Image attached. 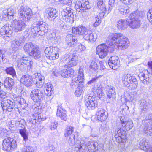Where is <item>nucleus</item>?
<instances>
[{
	"label": "nucleus",
	"mask_w": 152,
	"mask_h": 152,
	"mask_svg": "<svg viewBox=\"0 0 152 152\" xmlns=\"http://www.w3.org/2000/svg\"><path fill=\"white\" fill-rule=\"evenodd\" d=\"M18 14L20 20L15 19L12 22L13 30L16 32H20L23 30L26 26L24 21L28 20L33 15L31 9L23 6L18 8Z\"/></svg>",
	"instance_id": "1"
},
{
	"label": "nucleus",
	"mask_w": 152,
	"mask_h": 152,
	"mask_svg": "<svg viewBox=\"0 0 152 152\" xmlns=\"http://www.w3.org/2000/svg\"><path fill=\"white\" fill-rule=\"evenodd\" d=\"M97 142H88L84 140H77L75 142V149L77 152H95L98 149Z\"/></svg>",
	"instance_id": "2"
},
{
	"label": "nucleus",
	"mask_w": 152,
	"mask_h": 152,
	"mask_svg": "<svg viewBox=\"0 0 152 152\" xmlns=\"http://www.w3.org/2000/svg\"><path fill=\"white\" fill-rule=\"evenodd\" d=\"M109 40L113 41L119 49L123 50L129 45V41L127 38L121 33L111 34L109 35Z\"/></svg>",
	"instance_id": "3"
},
{
	"label": "nucleus",
	"mask_w": 152,
	"mask_h": 152,
	"mask_svg": "<svg viewBox=\"0 0 152 152\" xmlns=\"http://www.w3.org/2000/svg\"><path fill=\"white\" fill-rule=\"evenodd\" d=\"M24 51L32 56L34 59L42 61L44 58L39 48L31 42L26 43L23 47Z\"/></svg>",
	"instance_id": "4"
},
{
	"label": "nucleus",
	"mask_w": 152,
	"mask_h": 152,
	"mask_svg": "<svg viewBox=\"0 0 152 152\" xmlns=\"http://www.w3.org/2000/svg\"><path fill=\"white\" fill-rule=\"evenodd\" d=\"M45 23L42 21H37L35 22L32 26L31 31L33 34V36L38 37L39 35H42L45 34L46 31Z\"/></svg>",
	"instance_id": "5"
},
{
	"label": "nucleus",
	"mask_w": 152,
	"mask_h": 152,
	"mask_svg": "<svg viewBox=\"0 0 152 152\" xmlns=\"http://www.w3.org/2000/svg\"><path fill=\"white\" fill-rule=\"evenodd\" d=\"M16 146V141L12 138L7 137L3 140L2 148L4 151L11 152L14 150Z\"/></svg>",
	"instance_id": "6"
},
{
	"label": "nucleus",
	"mask_w": 152,
	"mask_h": 152,
	"mask_svg": "<svg viewBox=\"0 0 152 152\" xmlns=\"http://www.w3.org/2000/svg\"><path fill=\"white\" fill-rule=\"evenodd\" d=\"M144 124V131L145 133L147 135H152V113L149 114L148 118H146L142 121Z\"/></svg>",
	"instance_id": "7"
},
{
	"label": "nucleus",
	"mask_w": 152,
	"mask_h": 152,
	"mask_svg": "<svg viewBox=\"0 0 152 152\" xmlns=\"http://www.w3.org/2000/svg\"><path fill=\"white\" fill-rule=\"evenodd\" d=\"M58 48L57 47H47L45 50L46 56L50 60H54L59 58V54L57 52Z\"/></svg>",
	"instance_id": "8"
},
{
	"label": "nucleus",
	"mask_w": 152,
	"mask_h": 152,
	"mask_svg": "<svg viewBox=\"0 0 152 152\" xmlns=\"http://www.w3.org/2000/svg\"><path fill=\"white\" fill-rule=\"evenodd\" d=\"M31 99L35 102H40L43 99L44 94L43 92L38 89H35L30 93Z\"/></svg>",
	"instance_id": "9"
},
{
	"label": "nucleus",
	"mask_w": 152,
	"mask_h": 152,
	"mask_svg": "<svg viewBox=\"0 0 152 152\" xmlns=\"http://www.w3.org/2000/svg\"><path fill=\"white\" fill-rule=\"evenodd\" d=\"M74 128L73 127L70 126L67 127L65 130L64 135L66 137V139L68 140L69 142L72 144L75 143V146L76 142H75V135L74 133Z\"/></svg>",
	"instance_id": "10"
},
{
	"label": "nucleus",
	"mask_w": 152,
	"mask_h": 152,
	"mask_svg": "<svg viewBox=\"0 0 152 152\" xmlns=\"http://www.w3.org/2000/svg\"><path fill=\"white\" fill-rule=\"evenodd\" d=\"M107 49L108 47L106 44H101L96 47V53L99 55V58L102 59L107 55Z\"/></svg>",
	"instance_id": "11"
},
{
	"label": "nucleus",
	"mask_w": 152,
	"mask_h": 152,
	"mask_svg": "<svg viewBox=\"0 0 152 152\" xmlns=\"http://www.w3.org/2000/svg\"><path fill=\"white\" fill-rule=\"evenodd\" d=\"M85 105L89 110H94L97 107V103L94 98L87 95L85 97Z\"/></svg>",
	"instance_id": "12"
},
{
	"label": "nucleus",
	"mask_w": 152,
	"mask_h": 152,
	"mask_svg": "<svg viewBox=\"0 0 152 152\" xmlns=\"http://www.w3.org/2000/svg\"><path fill=\"white\" fill-rule=\"evenodd\" d=\"M84 80V78L82 77V74L81 76L75 75L72 77V82L70 84V86L72 88H74L76 87L77 86L83 85Z\"/></svg>",
	"instance_id": "13"
},
{
	"label": "nucleus",
	"mask_w": 152,
	"mask_h": 152,
	"mask_svg": "<svg viewBox=\"0 0 152 152\" xmlns=\"http://www.w3.org/2000/svg\"><path fill=\"white\" fill-rule=\"evenodd\" d=\"M15 103L10 100L5 99L1 100V105L4 110L11 112L15 106Z\"/></svg>",
	"instance_id": "14"
},
{
	"label": "nucleus",
	"mask_w": 152,
	"mask_h": 152,
	"mask_svg": "<svg viewBox=\"0 0 152 152\" xmlns=\"http://www.w3.org/2000/svg\"><path fill=\"white\" fill-rule=\"evenodd\" d=\"M34 78L28 75H23L20 79V82L27 87H31L34 83Z\"/></svg>",
	"instance_id": "15"
},
{
	"label": "nucleus",
	"mask_w": 152,
	"mask_h": 152,
	"mask_svg": "<svg viewBox=\"0 0 152 152\" xmlns=\"http://www.w3.org/2000/svg\"><path fill=\"white\" fill-rule=\"evenodd\" d=\"M89 3V2L86 0H79L76 2L75 7L80 11H85L86 10L90 8Z\"/></svg>",
	"instance_id": "16"
},
{
	"label": "nucleus",
	"mask_w": 152,
	"mask_h": 152,
	"mask_svg": "<svg viewBox=\"0 0 152 152\" xmlns=\"http://www.w3.org/2000/svg\"><path fill=\"white\" fill-rule=\"evenodd\" d=\"M117 133L114 136L116 142L119 143L125 142L126 138V132L120 128L117 131Z\"/></svg>",
	"instance_id": "17"
},
{
	"label": "nucleus",
	"mask_w": 152,
	"mask_h": 152,
	"mask_svg": "<svg viewBox=\"0 0 152 152\" xmlns=\"http://www.w3.org/2000/svg\"><path fill=\"white\" fill-rule=\"evenodd\" d=\"M12 31L9 27L6 25L3 26L0 30V36L5 39L11 36Z\"/></svg>",
	"instance_id": "18"
},
{
	"label": "nucleus",
	"mask_w": 152,
	"mask_h": 152,
	"mask_svg": "<svg viewBox=\"0 0 152 152\" xmlns=\"http://www.w3.org/2000/svg\"><path fill=\"white\" fill-rule=\"evenodd\" d=\"M108 64L110 68L114 70L116 69L120 65L118 57L115 56L111 57L110 58Z\"/></svg>",
	"instance_id": "19"
},
{
	"label": "nucleus",
	"mask_w": 152,
	"mask_h": 152,
	"mask_svg": "<svg viewBox=\"0 0 152 152\" xmlns=\"http://www.w3.org/2000/svg\"><path fill=\"white\" fill-rule=\"evenodd\" d=\"M24 37L23 36H20L18 37L17 38L13 41L11 42V47L15 50H17L19 46L21 45L24 42Z\"/></svg>",
	"instance_id": "20"
},
{
	"label": "nucleus",
	"mask_w": 152,
	"mask_h": 152,
	"mask_svg": "<svg viewBox=\"0 0 152 152\" xmlns=\"http://www.w3.org/2000/svg\"><path fill=\"white\" fill-rule=\"evenodd\" d=\"M98 120L102 122L105 121L107 118V114L105 110L102 109H98L96 113Z\"/></svg>",
	"instance_id": "21"
},
{
	"label": "nucleus",
	"mask_w": 152,
	"mask_h": 152,
	"mask_svg": "<svg viewBox=\"0 0 152 152\" xmlns=\"http://www.w3.org/2000/svg\"><path fill=\"white\" fill-rule=\"evenodd\" d=\"M65 40L66 43L70 47H72L78 41L77 37L71 34L67 35Z\"/></svg>",
	"instance_id": "22"
},
{
	"label": "nucleus",
	"mask_w": 152,
	"mask_h": 152,
	"mask_svg": "<svg viewBox=\"0 0 152 152\" xmlns=\"http://www.w3.org/2000/svg\"><path fill=\"white\" fill-rule=\"evenodd\" d=\"M88 30L85 27L80 26L72 28V32L73 34L82 35H84Z\"/></svg>",
	"instance_id": "23"
},
{
	"label": "nucleus",
	"mask_w": 152,
	"mask_h": 152,
	"mask_svg": "<svg viewBox=\"0 0 152 152\" xmlns=\"http://www.w3.org/2000/svg\"><path fill=\"white\" fill-rule=\"evenodd\" d=\"M116 94L115 88L113 87H110L107 93V99L109 102L112 103L115 101Z\"/></svg>",
	"instance_id": "24"
},
{
	"label": "nucleus",
	"mask_w": 152,
	"mask_h": 152,
	"mask_svg": "<svg viewBox=\"0 0 152 152\" xmlns=\"http://www.w3.org/2000/svg\"><path fill=\"white\" fill-rule=\"evenodd\" d=\"M48 15L47 16L50 20H52L55 19L58 16L56 10L53 8H49L46 11Z\"/></svg>",
	"instance_id": "25"
},
{
	"label": "nucleus",
	"mask_w": 152,
	"mask_h": 152,
	"mask_svg": "<svg viewBox=\"0 0 152 152\" xmlns=\"http://www.w3.org/2000/svg\"><path fill=\"white\" fill-rule=\"evenodd\" d=\"M66 111L64 110L61 106H58L56 113V115L64 121H66L67 120V115L66 114Z\"/></svg>",
	"instance_id": "26"
},
{
	"label": "nucleus",
	"mask_w": 152,
	"mask_h": 152,
	"mask_svg": "<svg viewBox=\"0 0 152 152\" xmlns=\"http://www.w3.org/2000/svg\"><path fill=\"white\" fill-rule=\"evenodd\" d=\"M128 20L125 19H120L117 21V27L121 30L126 28L129 25Z\"/></svg>",
	"instance_id": "27"
},
{
	"label": "nucleus",
	"mask_w": 152,
	"mask_h": 152,
	"mask_svg": "<svg viewBox=\"0 0 152 152\" xmlns=\"http://www.w3.org/2000/svg\"><path fill=\"white\" fill-rule=\"evenodd\" d=\"M84 38L85 39L90 41H95L97 38L96 35L94 34H93L91 31L88 30H87L84 35Z\"/></svg>",
	"instance_id": "28"
},
{
	"label": "nucleus",
	"mask_w": 152,
	"mask_h": 152,
	"mask_svg": "<svg viewBox=\"0 0 152 152\" xmlns=\"http://www.w3.org/2000/svg\"><path fill=\"white\" fill-rule=\"evenodd\" d=\"M121 126H122V129L123 130L128 131L129 130L133 127V122L132 121H125L121 120Z\"/></svg>",
	"instance_id": "29"
},
{
	"label": "nucleus",
	"mask_w": 152,
	"mask_h": 152,
	"mask_svg": "<svg viewBox=\"0 0 152 152\" xmlns=\"http://www.w3.org/2000/svg\"><path fill=\"white\" fill-rule=\"evenodd\" d=\"M147 142L145 139H143L140 142V148L143 150H146V152H152V147L148 146Z\"/></svg>",
	"instance_id": "30"
},
{
	"label": "nucleus",
	"mask_w": 152,
	"mask_h": 152,
	"mask_svg": "<svg viewBox=\"0 0 152 152\" xmlns=\"http://www.w3.org/2000/svg\"><path fill=\"white\" fill-rule=\"evenodd\" d=\"M128 21L129 26L133 29L138 28L140 25V20L139 19H130L128 20Z\"/></svg>",
	"instance_id": "31"
},
{
	"label": "nucleus",
	"mask_w": 152,
	"mask_h": 152,
	"mask_svg": "<svg viewBox=\"0 0 152 152\" xmlns=\"http://www.w3.org/2000/svg\"><path fill=\"white\" fill-rule=\"evenodd\" d=\"M16 57L21 59L20 61H22V62L26 64L30 68H31V65L33 63V62L31 60L29 57L21 56L19 55L17 56Z\"/></svg>",
	"instance_id": "32"
},
{
	"label": "nucleus",
	"mask_w": 152,
	"mask_h": 152,
	"mask_svg": "<svg viewBox=\"0 0 152 152\" xmlns=\"http://www.w3.org/2000/svg\"><path fill=\"white\" fill-rule=\"evenodd\" d=\"M53 85L50 83H47L44 85V90L46 95L48 96H50L53 93Z\"/></svg>",
	"instance_id": "33"
},
{
	"label": "nucleus",
	"mask_w": 152,
	"mask_h": 152,
	"mask_svg": "<svg viewBox=\"0 0 152 152\" xmlns=\"http://www.w3.org/2000/svg\"><path fill=\"white\" fill-rule=\"evenodd\" d=\"M93 91L95 94L97 95V96L99 98H101L102 97L103 94L100 85H99L95 84L94 85Z\"/></svg>",
	"instance_id": "34"
},
{
	"label": "nucleus",
	"mask_w": 152,
	"mask_h": 152,
	"mask_svg": "<svg viewBox=\"0 0 152 152\" xmlns=\"http://www.w3.org/2000/svg\"><path fill=\"white\" fill-rule=\"evenodd\" d=\"M140 105L143 112L148 111L150 108V104L144 99H142L141 100Z\"/></svg>",
	"instance_id": "35"
},
{
	"label": "nucleus",
	"mask_w": 152,
	"mask_h": 152,
	"mask_svg": "<svg viewBox=\"0 0 152 152\" xmlns=\"http://www.w3.org/2000/svg\"><path fill=\"white\" fill-rule=\"evenodd\" d=\"M74 71L71 69H64L61 70V76L64 77H70L74 74Z\"/></svg>",
	"instance_id": "36"
},
{
	"label": "nucleus",
	"mask_w": 152,
	"mask_h": 152,
	"mask_svg": "<svg viewBox=\"0 0 152 152\" xmlns=\"http://www.w3.org/2000/svg\"><path fill=\"white\" fill-rule=\"evenodd\" d=\"M77 56L76 55H73L71 60L68 62L67 65H65L64 67L65 68L67 67H70L76 65L77 62Z\"/></svg>",
	"instance_id": "37"
},
{
	"label": "nucleus",
	"mask_w": 152,
	"mask_h": 152,
	"mask_svg": "<svg viewBox=\"0 0 152 152\" xmlns=\"http://www.w3.org/2000/svg\"><path fill=\"white\" fill-rule=\"evenodd\" d=\"M20 58H19L17 57L16 58V60L17 62V66L18 69L22 71H24L27 68L28 69H29L28 66L23 63L22 61H20Z\"/></svg>",
	"instance_id": "38"
},
{
	"label": "nucleus",
	"mask_w": 152,
	"mask_h": 152,
	"mask_svg": "<svg viewBox=\"0 0 152 152\" xmlns=\"http://www.w3.org/2000/svg\"><path fill=\"white\" fill-rule=\"evenodd\" d=\"M109 35L108 36V38L106 41V45H107L108 47V53H112L114 50L113 48L114 45H115L113 41L109 40Z\"/></svg>",
	"instance_id": "39"
},
{
	"label": "nucleus",
	"mask_w": 152,
	"mask_h": 152,
	"mask_svg": "<svg viewBox=\"0 0 152 152\" xmlns=\"http://www.w3.org/2000/svg\"><path fill=\"white\" fill-rule=\"evenodd\" d=\"M14 80L9 77H7L4 81V86L6 88L10 89L14 85Z\"/></svg>",
	"instance_id": "40"
},
{
	"label": "nucleus",
	"mask_w": 152,
	"mask_h": 152,
	"mask_svg": "<svg viewBox=\"0 0 152 152\" xmlns=\"http://www.w3.org/2000/svg\"><path fill=\"white\" fill-rule=\"evenodd\" d=\"M62 16L63 20H64L65 22L72 23L73 21V18L74 15L73 14H69L68 15Z\"/></svg>",
	"instance_id": "41"
},
{
	"label": "nucleus",
	"mask_w": 152,
	"mask_h": 152,
	"mask_svg": "<svg viewBox=\"0 0 152 152\" xmlns=\"http://www.w3.org/2000/svg\"><path fill=\"white\" fill-rule=\"evenodd\" d=\"M73 46H74L75 47L76 50L78 52H80L81 51L84 50L85 49V46L79 43L78 41V42H77Z\"/></svg>",
	"instance_id": "42"
},
{
	"label": "nucleus",
	"mask_w": 152,
	"mask_h": 152,
	"mask_svg": "<svg viewBox=\"0 0 152 152\" xmlns=\"http://www.w3.org/2000/svg\"><path fill=\"white\" fill-rule=\"evenodd\" d=\"M141 17L140 12L138 10L131 13L129 16L130 19H133V18L134 19H140Z\"/></svg>",
	"instance_id": "43"
},
{
	"label": "nucleus",
	"mask_w": 152,
	"mask_h": 152,
	"mask_svg": "<svg viewBox=\"0 0 152 152\" xmlns=\"http://www.w3.org/2000/svg\"><path fill=\"white\" fill-rule=\"evenodd\" d=\"M141 74L145 78V80H146V81L145 83H148L149 80L150 75H152L151 74V73L149 72L148 70L145 69L142 72Z\"/></svg>",
	"instance_id": "44"
},
{
	"label": "nucleus",
	"mask_w": 152,
	"mask_h": 152,
	"mask_svg": "<svg viewBox=\"0 0 152 152\" xmlns=\"http://www.w3.org/2000/svg\"><path fill=\"white\" fill-rule=\"evenodd\" d=\"M19 133L22 137H23V140L26 141L28 140V133L26 132V129H22L19 130Z\"/></svg>",
	"instance_id": "45"
},
{
	"label": "nucleus",
	"mask_w": 152,
	"mask_h": 152,
	"mask_svg": "<svg viewBox=\"0 0 152 152\" xmlns=\"http://www.w3.org/2000/svg\"><path fill=\"white\" fill-rule=\"evenodd\" d=\"M6 73L8 74H10L13 77L16 75V72L15 69L12 67L7 68L5 69Z\"/></svg>",
	"instance_id": "46"
},
{
	"label": "nucleus",
	"mask_w": 152,
	"mask_h": 152,
	"mask_svg": "<svg viewBox=\"0 0 152 152\" xmlns=\"http://www.w3.org/2000/svg\"><path fill=\"white\" fill-rule=\"evenodd\" d=\"M107 12V8L99 9V10L98 11V14L96 15V17H99L100 19H102Z\"/></svg>",
	"instance_id": "47"
},
{
	"label": "nucleus",
	"mask_w": 152,
	"mask_h": 152,
	"mask_svg": "<svg viewBox=\"0 0 152 152\" xmlns=\"http://www.w3.org/2000/svg\"><path fill=\"white\" fill-rule=\"evenodd\" d=\"M118 10L120 13L123 15H126L129 11V9L127 7H120Z\"/></svg>",
	"instance_id": "48"
},
{
	"label": "nucleus",
	"mask_w": 152,
	"mask_h": 152,
	"mask_svg": "<svg viewBox=\"0 0 152 152\" xmlns=\"http://www.w3.org/2000/svg\"><path fill=\"white\" fill-rule=\"evenodd\" d=\"M83 91V86L81 85L78 86L75 92V95L77 97L79 96L82 94Z\"/></svg>",
	"instance_id": "49"
},
{
	"label": "nucleus",
	"mask_w": 152,
	"mask_h": 152,
	"mask_svg": "<svg viewBox=\"0 0 152 152\" xmlns=\"http://www.w3.org/2000/svg\"><path fill=\"white\" fill-rule=\"evenodd\" d=\"M7 12L8 15L10 16V20L13 19V16L15 12V10L11 8H9L7 10H5Z\"/></svg>",
	"instance_id": "50"
},
{
	"label": "nucleus",
	"mask_w": 152,
	"mask_h": 152,
	"mask_svg": "<svg viewBox=\"0 0 152 152\" xmlns=\"http://www.w3.org/2000/svg\"><path fill=\"white\" fill-rule=\"evenodd\" d=\"M73 14L71 12V8L69 7H66L65 9H64L61 12V15L64 16L68 14Z\"/></svg>",
	"instance_id": "51"
},
{
	"label": "nucleus",
	"mask_w": 152,
	"mask_h": 152,
	"mask_svg": "<svg viewBox=\"0 0 152 152\" xmlns=\"http://www.w3.org/2000/svg\"><path fill=\"white\" fill-rule=\"evenodd\" d=\"M129 76V74H125L122 77V80L123 83L125 85L128 86V79Z\"/></svg>",
	"instance_id": "52"
},
{
	"label": "nucleus",
	"mask_w": 152,
	"mask_h": 152,
	"mask_svg": "<svg viewBox=\"0 0 152 152\" xmlns=\"http://www.w3.org/2000/svg\"><path fill=\"white\" fill-rule=\"evenodd\" d=\"M99 64L95 61H93L91 62L90 67L93 70H96L99 67Z\"/></svg>",
	"instance_id": "53"
},
{
	"label": "nucleus",
	"mask_w": 152,
	"mask_h": 152,
	"mask_svg": "<svg viewBox=\"0 0 152 152\" xmlns=\"http://www.w3.org/2000/svg\"><path fill=\"white\" fill-rule=\"evenodd\" d=\"M115 2V0H109L108 3L109 9L108 10V13L107 14L110 12L111 10L112 9L114 5Z\"/></svg>",
	"instance_id": "54"
},
{
	"label": "nucleus",
	"mask_w": 152,
	"mask_h": 152,
	"mask_svg": "<svg viewBox=\"0 0 152 152\" xmlns=\"http://www.w3.org/2000/svg\"><path fill=\"white\" fill-rule=\"evenodd\" d=\"M97 6L98 8L99 9H102L104 8H106V7L103 4V0H99L97 3Z\"/></svg>",
	"instance_id": "55"
},
{
	"label": "nucleus",
	"mask_w": 152,
	"mask_h": 152,
	"mask_svg": "<svg viewBox=\"0 0 152 152\" xmlns=\"http://www.w3.org/2000/svg\"><path fill=\"white\" fill-rule=\"evenodd\" d=\"M36 79L37 81H44L45 77L40 73L37 74V76L36 77Z\"/></svg>",
	"instance_id": "56"
},
{
	"label": "nucleus",
	"mask_w": 152,
	"mask_h": 152,
	"mask_svg": "<svg viewBox=\"0 0 152 152\" xmlns=\"http://www.w3.org/2000/svg\"><path fill=\"white\" fill-rule=\"evenodd\" d=\"M34 150L33 148L31 146H26L22 149V152H33Z\"/></svg>",
	"instance_id": "57"
},
{
	"label": "nucleus",
	"mask_w": 152,
	"mask_h": 152,
	"mask_svg": "<svg viewBox=\"0 0 152 152\" xmlns=\"http://www.w3.org/2000/svg\"><path fill=\"white\" fill-rule=\"evenodd\" d=\"M2 18L3 20L6 21L10 20V16L8 15L7 12L5 10L3 11L2 13Z\"/></svg>",
	"instance_id": "58"
},
{
	"label": "nucleus",
	"mask_w": 152,
	"mask_h": 152,
	"mask_svg": "<svg viewBox=\"0 0 152 152\" xmlns=\"http://www.w3.org/2000/svg\"><path fill=\"white\" fill-rule=\"evenodd\" d=\"M16 100L21 105L26 104V101L23 98H21L20 97H17Z\"/></svg>",
	"instance_id": "59"
},
{
	"label": "nucleus",
	"mask_w": 152,
	"mask_h": 152,
	"mask_svg": "<svg viewBox=\"0 0 152 152\" xmlns=\"http://www.w3.org/2000/svg\"><path fill=\"white\" fill-rule=\"evenodd\" d=\"M128 80V84L132 83L133 82L137 80L135 77L134 76H131V75L129 74V76Z\"/></svg>",
	"instance_id": "60"
},
{
	"label": "nucleus",
	"mask_w": 152,
	"mask_h": 152,
	"mask_svg": "<svg viewBox=\"0 0 152 152\" xmlns=\"http://www.w3.org/2000/svg\"><path fill=\"white\" fill-rule=\"evenodd\" d=\"M128 58L129 61V62H131L135 61L136 60L138 59V58H137L135 56L132 55L129 56Z\"/></svg>",
	"instance_id": "61"
},
{
	"label": "nucleus",
	"mask_w": 152,
	"mask_h": 152,
	"mask_svg": "<svg viewBox=\"0 0 152 152\" xmlns=\"http://www.w3.org/2000/svg\"><path fill=\"white\" fill-rule=\"evenodd\" d=\"M6 94L5 92L2 90L0 91V100H1L2 99H6L5 98L6 97Z\"/></svg>",
	"instance_id": "62"
},
{
	"label": "nucleus",
	"mask_w": 152,
	"mask_h": 152,
	"mask_svg": "<svg viewBox=\"0 0 152 152\" xmlns=\"http://www.w3.org/2000/svg\"><path fill=\"white\" fill-rule=\"evenodd\" d=\"M44 81H36V86L39 88H42L43 86Z\"/></svg>",
	"instance_id": "63"
},
{
	"label": "nucleus",
	"mask_w": 152,
	"mask_h": 152,
	"mask_svg": "<svg viewBox=\"0 0 152 152\" xmlns=\"http://www.w3.org/2000/svg\"><path fill=\"white\" fill-rule=\"evenodd\" d=\"M138 85L137 81L136 80L134 82H133L132 83L130 84V85L129 86H132L131 88L132 89H134L137 87Z\"/></svg>",
	"instance_id": "64"
}]
</instances>
